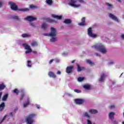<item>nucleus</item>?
Here are the masks:
<instances>
[{
	"instance_id": "obj_28",
	"label": "nucleus",
	"mask_w": 124,
	"mask_h": 124,
	"mask_svg": "<svg viewBox=\"0 0 124 124\" xmlns=\"http://www.w3.org/2000/svg\"><path fill=\"white\" fill-rule=\"evenodd\" d=\"M72 21L69 19H65L64 23L66 25H69V24L71 23Z\"/></svg>"
},
{
	"instance_id": "obj_9",
	"label": "nucleus",
	"mask_w": 124,
	"mask_h": 124,
	"mask_svg": "<svg viewBox=\"0 0 124 124\" xmlns=\"http://www.w3.org/2000/svg\"><path fill=\"white\" fill-rule=\"evenodd\" d=\"M108 16L109 18H110V19H111L115 22H116V23H120V19H119V18H117V16H115V15L113 14H109L108 15Z\"/></svg>"
},
{
	"instance_id": "obj_18",
	"label": "nucleus",
	"mask_w": 124,
	"mask_h": 124,
	"mask_svg": "<svg viewBox=\"0 0 124 124\" xmlns=\"http://www.w3.org/2000/svg\"><path fill=\"white\" fill-rule=\"evenodd\" d=\"M114 116H115V112H110L108 114V118L111 120V121H113L114 120Z\"/></svg>"
},
{
	"instance_id": "obj_10",
	"label": "nucleus",
	"mask_w": 124,
	"mask_h": 124,
	"mask_svg": "<svg viewBox=\"0 0 124 124\" xmlns=\"http://www.w3.org/2000/svg\"><path fill=\"white\" fill-rule=\"evenodd\" d=\"M107 77V75L105 73H102L100 75V77L99 78V82H103L105 81V79Z\"/></svg>"
},
{
	"instance_id": "obj_43",
	"label": "nucleus",
	"mask_w": 124,
	"mask_h": 124,
	"mask_svg": "<svg viewBox=\"0 0 124 124\" xmlns=\"http://www.w3.org/2000/svg\"><path fill=\"white\" fill-rule=\"evenodd\" d=\"M30 8L32 9L33 8H37V6H34V5H30Z\"/></svg>"
},
{
	"instance_id": "obj_38",
	"label": "nucleus",
	"mask_w": 124,
	"mask_h": 124,
	"mask_svg": "<svg viewBox=\"0 0 124 124\" xmlns=\"http://www.w3.org/2000/svg\"><path fill=\"white\" fill-rule=\"evenodd\" d=\"M107 5L108 6V9H112L113 8L112 5H111V4L109 3H107Z\"/></svg>"
},
{
	"instance_id": "obj_46",
	"label": "nucleus",
	"mask_w": 124,
	"mask_h": 124,
	"mask_svg": "<svg viewBox=\"0 0 124 124\" xmlns=\"http://www.w3.org/2000/svg\"><path fill=\"white\" fill-rule=\"evenodd\" d=\"M111 121L112 122L113 124H118V122L116 120H114V119L111 120Z\"/></svg>"
},
{
	"instance_id": "obj_14",
	"label": "nucleus",
	"mask_w": 124,
	"mask_h": 124,
	"mask_svg": "<svg viewBox=\"0 0 124 124\" xmlns=\"http://www.w3.org/2000/svg\"><path fill=\"white\" fill-rule=\"evenodd\" d=\"M84 100L82 99H76L75 100V102L76 104L81 105L84 103Z\"/></svg>"
},
{
	"instance_id": "obj_25",
	"label": "nucleus",
	"mask_w": 124,
	"mask_h": 124,
	"mask_svg": "<svg viewBox=\"0 0 124 124\" xmlns=\"http://www.w3.org/2000/svg\"><path fill=\"white\" fill-rule=\"evenodd\" d=\"M83 88L85 90H87V91H89L91 90V85L89 84H85L83 86Z\"/></svg>"
},
{
	"instance_id": "obj_3",
	"label": "nucleus",
	"mask_w": 124,
	"mask_h": 124,
	"mask_svg": "<svg viewBox=\"0 0 124 124\" xmlns=\"http://www.w3.org/2000/svg\"><path fill=\"white\" fill-rule=\"evenodd\" d=\"M24 98L26 99V102L23 103L22 105L23 108H27L30 104H31V98L26 96L25 93H23L21 95L20 99V100H23Z\"/></svg>"
},
{
	"instance_id": "obj_58",
	"label": "nucleus",
	"mask_w": 124,
	"mask_h": 124,
	"mask_svg": "<svg viewBox=\"0 0 124 124\" xmlns=\"http://www.w3.org/2000/svg\"><path fill=\"white\" fill-rule=\"evenodd\" d=\"M74 62H75V61H74V60L72 61V62H72V63H74Z\"/></svg>"
},
{
	"instance_id": "obj_30",
	"label": "nucleus",
	"mask_w": 124,
	"mask_h": 124,
	"mask_svg": "<svg viewBox=\"0 0 124 124\" xmlns=\"http://www.w3.org/2000/svg\"><path fill=\"white\" fill-rule=\"evenodd\" d=\"M5 105L4 103H2V104H1L0 105V111H3V109H4V107H5Z\"/></svg>"
},
{
	"instance_id": "obj_48",
	"label": "nucleus",
	"mask_w": 124,
	"mask_h": 124,
	"mask_svg": "<svg viewBox=\"0 0 124 124\" xmlns=\"http://www.w3.org/2000/svg\"><path fill=\"white\" fill-rule=\"evenodd\" d=\"M54 62H60V60L59 59H56L54 60Z\"/></svg>"
},
{
	"instance_id": "obj_15",
	"label": "nucleus",
	"mask_w": 124,
	"mask_h": 124,
	"mask_svg": "<svg viewBox=\"0 0 124 124\" xmlns=\"http://www.w3.org/2000/svg\"><path fill=\"white\" fill-rule=\"evenodd\" d=\"M41 27L42 30H44V31H45L47 30V29H48V24H47L45 22H43L42 23Z\"/></svg>"
},
{
	"instance_id": "obj_29",
	"label": "nucleus",
	"mask_w": 124,
	"mask_h": 124,
	"mask_svg": "<svg viewBox=\"0 0 124 124\" xmlns=\"http://www.w3.org/2000/svg\"><path fill=\"white\" fill-rule=\"evenodd\" d=\"M38 45V44L37 43V42L33 41L31 43V46H32V47H35Z\"/></svg>"
},
{
	"instance_id": "obj_54",
	"label": "nucleus",
	"mask_w": 124,
	"mask_h": 124,
	"mask_svg": "<svg viewBox=\"0 0 124 124\" xmlns=\"http://www.w3.org/2000/svg\"><path fill=\"white\" fill-rule=\"evenodd\" d=\"M63 56H67V53L65 52L62 54Z\"/></svg>"
},
{
	"instance_id": "obj_27",
	"label": "nucleus",
	"mask_w": 124,
	"mask_h": 124,
	"mask_svg": "<svg viewBox=\"0 0 124 124\" xmlns=\"http://www.w3.org/2000/svg\"><path fill=\"white\" fill-rule=\"evenodd\" d=\"M22 37L26 38V37H31V34L28 33H24L21 35Z\"/></svg>"
},
{
	"instance_id": "obj_16",
	"label": "nucleus",
	"mask_w": 124,
	"mask_h": 124,
	"mask_svg": "<svg viewBox=\"0 0 124 124\" xmlns=\"http://www.w3.org/2000/svg\"><path fill=\"white\" fill-rule=\"evenodd\" d=\"M73 69V66H72L67 67L66 69V73H68V74L71 73V72H72Z\"/></svg>"
},
{
	"instance_id": "obj_20",
	"label": "nucleus",
	"mask_w": 124,
	"mask_h": 124,
	"mask_svg": "<svg viewBox=\"0 0 124 124\" xmlns=\"http://www.w3.org/2000/svg\"><path fill=\"white\" fill-rule=\"evenodd\" d=\"M88 112L90 114H97V110L96 109H89L88 110Z\"/></svg>"
},
{
	"instance_id": "obj_56",
	"label": "nucleus",
	"mask_w": 124,
	"mask_h": 124,
	"mask_svg": "<svg viewBox=\"0 0 124 124\" xmlns=\"http://www.w3.org/2000/svg\"><path fill=\"white\" fill-rule=\"evenodd\" d=\"M68 95L69 96H70V97H72V96H73L72 94H68Z\"/></svg>"
},
{
	"instance_id": "obj_42",
	"label": "nucleus",
	"mask_w": 124,
	"mask_h": 124,
	"mask_svg": "<svg viewBox=\"0 0 124 124\" xmlns=\"http://www.w3.org/2000/svg\"><path fill=\"white\" fill-rule=\"evenodd\" d=\"M74 91L75 93H81V91L78 89H74Z\"/></svg>"
},
{
	"instance_id": "obj_37",
	"label": "nucleus",
	"mask_w": 124,
	"mask_h": 124,
	"mask_svg": "<svg viewBox=\"0 0 124 124\" xmlns=\"http://www.w3.org/2000/svg\"><path fill=\"white\" fill-rule=\"evenodd\" d=\"M84 80H85V78L79 77L78 78V82H82V81H84Z\"/></svg>"
},
{
	"instance_id": "obj_2",
	"label": "nucleus",
	"mask_w": 124,
	"mask_h": 124,
	"mask_svg": "<svg viewBox=\"0 0 124 124\" xmlns=\"http://www.w3.org/2000/svg\"><path fill=\"white\" fill-rule=\"evenodd\" d=\"M92 49H95V50H97L102 54H106L108 50H107V48L105 47V46L102 44H96L92 46Z\"/></svg>"
},
{
	"instance_id": "obj_49",
	"label": "nucleus",
	"mask_w": 124,
	"mask_h": 124,
	"mask_svg": "<svg viewBox=\"0 0 124 124\" xmlns=\"http://www.w3.org/2000/svg\"><path fill=\"white\" fill-rule=\"evenodd\" d=\"M95 56H96V57H100V54L98 53H95Z\"/></svg>"
},
{
	"instance_id": "obj_55",
	"label": "nucleus",
	"mask_w": 124,
	"mask_h": 124,
	"mask_svg": "<svg viewBox=\"0 0 124 124\" xmlns=\"http://www.w3.org/2000/svg\"><path fill=\"white\" fill-rule=\"evenodd\" d=\"M121 38H122L123 39H124V34H122L121 35Z\"/></svg>"
},
{
	"instance_id": "obj_22",
	"label": "nucleus",
	"mask_w": 124,
	"mask_h": 124,
	"mask_svg": "<svg viewBox=\"0 0 124 124\" xmlns=\"http://www.w3.org/2000/svg\"><path fill=\"white\" fill-rule=\"evenodd\" d=\"M46 3L49 6H52V4H53V0H46Z\"/></svg>"
},
{
	"instance_id": "obj_34",
	"label": "nucleus",
	"mask_w": 124,
	"mask_h": 124,
	"mask_svg": "<svg viewBox=\"0 0 124 124\" xmlns=\"http://www.w3.org/2000/svg\"><path fill=\"white\" fill-rule=\"evenodd\" d=\"M4 89H5V85L4 84H0V91L4 90Z\"/></svg>"
},
{
	"instance_id": "obj_36",
	"label": "nucleus",
	"mask_w": 124,
	"mask_h": 124,
	"mask_svg": "<svg viewBox=\"0 0 124 124\" xmlns=\"http://www.w3.org/2000/svg\"><path fill=\"white\" fill-rule=\"evenodd\" d=\"M27 66L28 67H31V61H27Z\"/></svg>"
},
{
	"instance_id": "obj_5",
	"label": "nucleus",
	"mask_w": 124,
	"mask_h": 124,
	"mask_svg": "<svg viewBox=\"0 0 124 124\" xmlns=\"http://www.w3.org/2000/svg\"><path fill=\"white\" fill-rule=\"evenodd\" d=\"M36 117V114L35 113H31L28 115L26 118V121L28 124H32L34 123V120L33 118Z\"/></svg>"
},
{
	"instance_id": "obj_8",
	"label": "nucleus",
	"mask_w": 124,
	"mask_h": 124,
	"mask_svg": "<svg viewBox=\"0 0 124 124\" xmlns=\"http://www.w3.org/2000/svg\"><path fill=\"white\" fill-rule=\"evenodd\" d=\"M8 4L10 6L12 10H14L15 11H16V10H18V7L15 2L10 1L9 2Z\"/></svg>"
},
{
	"instance_id": "obj_57",
	"label": "nucleus",
	"mask_w": 124,
	"mask_h": 124,
	"mask_svg": "<svg viewBox=\"0 0 124 124\" xmlns=\"http://www.w3.org/2000/svg\"><path fill=\"white\" fill-rule=\"evenodd\" d=\"M118 2H121V0H116Z\"/></svg>"
},
{
	"instance_id": "obj_6",
	"label": "nucleus",
	"mask_w": 124,
	"mask_h": 124,
	"mask_svg": "<svg viewBox=\"0 0 124 124\" xmlns=\"http://www.w3.org/2000/svg\"><path fill=\"white\" fill-rule=\"evenodd\" d=\"M88 34L90 37L92 38H96L98 36L97 34L93 33V29L92 28H89L88 30Z\"/></svg>"
},
{
	"instance_id": "obj_7",
	"label": "nucleus",
	"mask_w": 124,
	"mask_h": 124,
	"mask_svg": "<svg viewBox=\"0 0 124 124\" xmlns=\"http://www.w3.org/2000/svg\"><path fill=\"white\" fill-rule=\"evenodd\" d=\"M56 28L54 27H52L51 28V32L49 33H44L43 35L44 36H54V35H56V32L55 31V29Z\"/></svg>"
},
{
	"instance_id": "obj_1",
	"label": "nucleus",
	"mask_w": 124,
	"mask_h": 124,
	"mask_svg": "<svg viewBox=\"0 0 124 124\" xmlns=\"http://www.w3.org/2000/svg\"><path fill=\"white\" fill-rule=\"evenodd\" d=\"M84 3H85L84 0H70L68 2L69 6L74 8H80Z\"/></svg>"
},
{
	"instance_id": "obj_53",
	"label": "nucleus",
	"mask_w": 124,
	"mask_h": 124,
	"mask_svg": "<svg viewBox=\"0 0 124 124\" xmlns=\"http://www.w3.org/2000/svg\"><path fill=\"white\" fill-rule=\"evenodd\" d=\"M53 61H55V60H53V59L51 60L49 62V64H51V63L53 62Z\"/></svg>"
},
{
	"instance_id": "obj_31",
	"label": "nucleus",
	"mask_w": 124,
	"mask_h": 124,
	"mask_svg": "<svg viewBox=\"0 0 124 124\" xmlns=\"http://www.w3.org/2000/svg\"><path fill=\"white\" fill-rule=\"evenodd\" d=\"M11 18H12V19H14V20H19L20 19L19 16H16V15L12 16Z\"/></svg>"
},
{
	"instance_id": "obj_50",
	"label": "nucleus",
	"mask_w": 124,
	"mask_h": 124,
	"mask_svg": "<svg viewBox=\"0 0 124 124\" xmlns=\"http://www.w3.org/2000/svg\"><path fill=\"white\" fill-rule=\"evenodd\" d=\"M36 107L37 108V109H40V106L39 105H36Z\"/></svg>"
},
{
	"instance_id": "obj_13",
	"label": "nucleus",
	"mask_w": 124,
	"mask_h": 124,
	"mask_svg": "<svg viewBox=\"0 0 124 124\" xmlns=\"http://www.w3.org/2000/svg\"><path fill=\"white\" fill-rule=\"evenodd\" d=\"M13 115V113L11 112H10L9 115L6 114L5 116H4L2 119L1 120V122H0V124H2V123H3V122H4V120L6 119H8L10 117H12Z\"/></svg>"
},
{
	"instance_id": "obj_12",
	"label": "nucleus",
	"mask_w": 124,
	"mask_h": 124,
	"mask_svg": "<svg viewBox=\"0 0 124 124\" xmlns=\"http://www.w3.org/2000/svg\"><path fill=\"white\" fill-rule=\"evenodd\" d=\"M36 17L32 16H28L24 18V20L26 21H29L30 22H31L32 21H36L37 20Z\"/></svg>"
},
{
	"instance_id": "obj_52",
	"label": "nucleus",
	"mask_w": 124,
	"mask_h": 124,
	"mask_svg": "<svg viewBox=\"0 0 124 124\" xmlns=\"http://www.w3.org/2000/svg\"><path fill=\"white\" fill-rule=\"evenodd\" d=\"M57 74H58V75H61L62 74V72L60 71H58L57 72Z\"/></svg>"
},
{
	"instance_id": "obj_21",
	"label": "nucleus",
	"mask_w": 124,
	"mask_h": 124,
	"mask_svg": "<svg viewBox=\"0 0 124 124\" xmlns=\"http://www.w3.org/2000/svg\"><path fill=\"white\" fill-rule=\"evenodd\" d=\"M46 22H49L50 23H52V22H53L54 23H55V24H58L59 23L58 21L51 19L50 18H46Z\"/></svg>"
},
{
	"instance_id": "obj_24",
	"label": "nucleus",
	"mask_w": 124,
	"mask_h": 124,
	"mask_svg": "<svg viewBox=\"0 0 124 124\" xmlns=\"http://www.w3.org/2000/svg\"><path fill=\"white\" fill-rule=\"evenodd\" d=\"M77 66H78V71L79 72H80V71H82L86 69V68H85L84 67H81L79 65H77Z\"/></svg>"
},
{
	"instance_id": "obj_33",
	"label": "nucleus",
	"mask_w": 124,
	"mask_h": 124,
	"mask_svg": "<svg viewBox=\"0 0 124 124\" xmlns=\"http://www.w3.org/2000/svg\"><path fill=\"white\" fill-rule=\"evenodd\" d=\"M7 97H8V94H5L2 97L3 101H5L6 99H7Z\"/></svg>"
},
{
	"instance_id": "obj_4",
	"label": "nucleus",
	"mask_w": 124,
	"mask_h": 124,
	"mask_svg": "<svg viewBox=\"0 0 124 124\" xmlns=\"http://www.w3.org/2000/svg\"><path fill=\"white\" fill-rule=\"evenodd\" d=\"M22 46H23V47L26 50L25 51V54H31V52L33 53V54H37V52L35 51H32V49H31V46L28 44V43H26L24 44H23Z\"/></svg>"
},
{
	"instance_id": "obj_40",
	"label": "nucleus",
	"mask_w": 124,
	"mask_h": 124,
	"mask_svg": "<svg viewBox=\"0 0 124 124\" xmlns=\"http://www.w3.org/2000/svg\"><path fill=\"white\" fill-rule=\"evenodd\" d=\"M20 11H23V12H28L30 11V9L29 8H24V9H22L20 10Z\"/></svg>"
},
{
	"instance_id": "obj_23",
	"label": "nucleus",
	"mask_w": 124,
	"mask_h": 124,
	"mask_svg": "<svg viewBox=\"0 0 124 124\" xmlns=\"http://www.w3.org/2000/svg\"><path fill=\"white\" fill-rule=\"evenodd\" d=\"M86 62L90 64V65H91V66L94 65V62H92L90 60L87 59L86 60Z\"/></svg>"
},
{
	"instance_id": "obj_17",
	"label": "nucleus",
	"mask_w": 124,
	"mask_h": 124,
	"mask_svg": "<svg viewBox=\"0 0 124 124\" xmlns=\"http://www.w3.org/2000/svg\"><path fill=\"white\" fill-rule=\"evenodd\" d=\"M52 17H53V18L57 19V20H62V15L58 16L57 15H52Z\"/></svg>"
},
{
	"instance_id": "obj_32",
	"label": "nucleus",
	"mask_w": 124,
	"mask_h": 124,
	"mask_svg": "<svg viewBox=\"0 0 124 124\" xmlns=\"http://www.w3.org/2000/svg\"><path fill=\"white\" fill-rule=\"evenodd\" d=\"M115 64V62L113 60H111L108 61V65H113V64Z\"/></svg>"
},
{
	"instance_id": "obj_26",
	"label": "nucleus",
	"mask_w": 124,
	"mask_h": 124,
	"mask_svg": "<svg viewBox=\"0 0 124 124\" xmlns=\"http://www.w3.org/2000/svg\"><path fill=\"white\" fill-rule=\"evenodd\" d=\"M83 117L84 118H87V119H89V118H91V115H90L89 112H85L83 113Z\"/></svg>"
},
{
	"instance_id": "obj_39",
	"label": "nucleus",
	"mask_w": 124,
	"mask_h": 124,
	"mask_svg": "<svg viewBox=\"0 0 124 124\" xmlns=\"http://www.w3.org/2000/svg\"><path fill=\"white\" fill-rule=\"evenodd\" d=\"M108 107L109 109H115V106L114 104H110Z\"/></svg>"
},
{
	"instance_id": "obj_45",
	"label": "nucleus",
	"mask_w": 124,
	"mask_h": 124,
	"mask_svg": "<svg viewBox=\"0 0 124 124\" xmlns=\"http://www.w3.org/2000/svg\"><path fill=\"white\" fill-rule=\"evenodd\" d=\"M30 26H31V27H35V24H34V23H33V22H30Z\"/></svg>"
},
{
	"instance_id": "obj_19",
	"label": "nucleus",
	"mask_w": 124,
	"mask_h": 124,
	"mask_svg": "<svg viewBox=\"0 0 124 124\" xmlns=\"http://www.w3.org/2000/svg\"><path fill=\"white\" fill-rule=\"evenodd\" d=\"M48 74V76L51 78H57V76L53 72H49Z\"/></svg>"
},
{
	"instance_id": "obj_35",
	"label": "nucleus",
	"mask_w": 124,
	"mask_h": 124,
	"mask_svg": "<svg viewBox=\"0 0 124 124\" xmlns=\"http://www.w3.org/2000/svg\"><path fill=\"white\" fill-rule=\"evenodd\" d=\"M13 93L16 94L18 95L20 93V91H19V90H17V89H15V90H13Z\"/></svg>"
},
{
	"instance_id": "obj_51",
	"label": "nucleus",
	"mask_w": 124,
	"mask_h": 124,
	"mask_svg": "<svg viewBox=\"0 0 124 124\" xmlns=\"http://www.w3.org/2000/svg\"><path fill=\"white\" fill-rule=\"evenodd\" d=\"M85 19H86V18H85V17H83L81 19V22H86L85 21Z\"/></svg>"
},
{
	"instance_id": "obj_47",
	"label": "nucleus",
	"mask_w": 124,
	"mask_h": 124,
	"mask_svg": "<svg viewBox=\"0 0 124 124\" xmlns=\"http://www.w3.org/2000/svg\"><path fill=\"white\" fill-rule=\"evenodd\" d=\"M87 124H93V123H92V121L88 119Z\"/></svg>"
},
{
	"instance_id": "obj_44",
	"label": "nucleus",
	"mask_w": 124,
	"mask_h": 124,
	"mask_svg": "<svg viewBox=\"0 0 124 124\" xmlns=\"http://www.w3.org/2000/svg\"><path fill=\"white\" fill-rule=\"evenodd\" d=\"M3 5V1L0 0V8L2 7Z\"/></svg>"
},
{
	"instance_id": "obj_11",
	"label": "nucleus",
	"mask_w": 124,
	"mask_h": 124,
	"mask_svg": "<svg viewBox=\"0 0 124 124\" xmlns=\"http://www.w3.org/2000/svg\"><path fill=\"white\" fill-rule=\"evenodd\" d=\"M54 31L55 32V35L54 36H50V37H51L50 39V42H56L57 40H58V39L57 38V29H54Z\"/></svg>"
},
{
	"instance_id": "obj_41",
	"label": "nucleus",
	"mask_w": 124,
	"mask_h": 124,
	"mask_svg": "<svg viewBox=\"0 0 124 124\" xmlns=\"http://www.w3.org/2000/svg\"><path fill=\"white\" fill-rule=\"evenodd\" d=\"M79 26H86V25H87V24L86 23V22H81L79 23H78Z\"/></svg>"
},
{
	"instance_id": "obj_59",
	"label": "nucleus",
	"mask_w": 124,
	"mask_h": 124,
	"mask_svg": "<svg viewBox=\"0 0 124 124\" xmlns=\"http://www.w3.org/2000/svg\"><path fill=\"white\" fill-rule=\"evenodd\" d=\"M122 124H124V122H123L122 123Z\"/></svg>"
}]
</instances>
